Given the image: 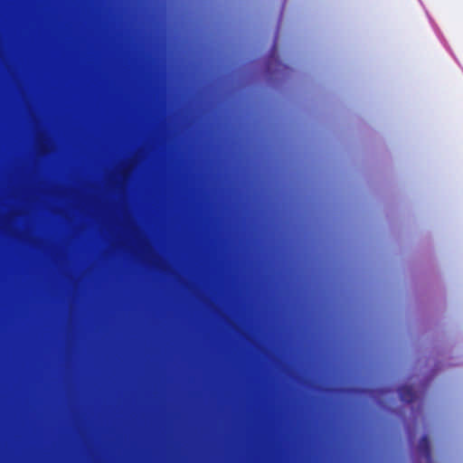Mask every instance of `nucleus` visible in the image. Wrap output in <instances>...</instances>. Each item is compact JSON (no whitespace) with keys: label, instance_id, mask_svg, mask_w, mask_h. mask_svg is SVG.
Returning <instances> with one entry per match:
<instances>
[{"label":"nucleus","instance_id":"f257e3e1","mask_svg":"<svg viewBox=\"0 0 463 463\" xmlns=\"http://www.w3.org/2000/svg\"><path fill=\"white\" fill-rule=\"evenodd\" d=\"M429 19H430V23L432 24L437 35L439 37V34H440L439 29L437 27L436 24H434V23H433V21H432V19L430 17H429Z\"/></svg>","mask_w":463,"mask_h":463}]
</instances>
